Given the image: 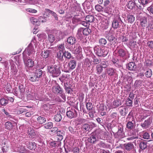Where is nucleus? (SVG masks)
<instances>
[{
    "label": "nucleus",
    "mask_w": 153,
    "mask_h": 153,
    "mask_svg": "<svg viewBox=\"0 0 153 153\" xmlns=\"http://www.w3.org/2000/svg\"><path fill=\"white\" fill-rule=\"evenodd\" d=\"M30 21L32 24L34 25H40L39 19H37L34 17H32L30 19Z\"/></svg>",
    "instance_id": "obj_31"
},
{
    "label": "nucleus",
    "mask_w": 153,
    "mask_h": 153,
    "mask_svg": "<svg viewBox=\"0 0 153 153\" xmlns=\"http://www.w3.org/2000/svg\"><path fill=\"white\" fill-rule=\"evenodd\" d=\"M145 74L147 78H150L152 75V70L150 69H147L146 71L145 72Z\"/></svg>",
    "instance_id": "obj_41"
},
{
    "label": "nucleus",
    "mask_w": 153,
    "mask_h": 153,
    "mask_svg": "<svg viewBox=\"0 0 153 153\" xmlns=\"http://www.w3.org/2000/svg\"><path fill=\"white\" fill-rule=\"evenodd\" d=\"M48 39L50 42L52 43L55 40V38L53 35L51 34H49L48 35Z\"/></svg>",
    "instance_id": "obj_57"
},
{
    "label": "nucleus",
    "mask_w": 153,
    "mask_h": 153,
    "mask_svg": "<svg viewBox=\"0 0 153 153\" xmlns=\"http://www.w3.org/2000/svg\"><path fill=\"white\" fill-rule=\"evenodd\" d=\"M76 61L75 59L70 60L67 65L68 70L71 71L74 69L76 65Z\"/></svg>",
    "instance_id": "obj_15"
},
{
    "label": "nucleus",
    "mask_w": 153,
    "mask_h": 153,
    "mask_svg": "<svg viewBox=\"0 0 153 153\" xmlns=\"http://www.w3.org/2000/svg\"><path fill=\"white\" fill-rule=\"evenodd\" d=\"M86 107L87 110L89 111L91 110L93 108L92 103L90 102H88L86 104Z\"/></svg>",
    "instance_id": "obj_64"
},
{
    "label": "nucleus",
    "mask_w": 153,
    "mask_h": 153,
    "mask_svg": "<svg viewBox=\"0 0 153 153\" xmlns=\"http://www.w3.org/2000/svg\"><path fill=\"white\" fill-rule=\"evenodd\" d=\"M94 64H99L100 62V59H98L95 56H94L93 57Z\"/></svg>",
    "instance_id": "obj_58"
},
{
    "label": "nucleus",
    "mask_w": 153,
    "mask_h": 153,
    "mask_svg": "<svg viewBox=\"0 0 153 153\" xmlns=\"http://www.w3.org/2000/svg\"><path fill=\"white\" fill-rule=\"evenodd\" d=\"M18 87L21 94L24 93L25 92V90L23 85H20Z\"/></svg>",
    "instance_id": "obj_61"
},
{
    "label": "nucleus",
    "mask_w": 153,
    "mask_h": 153,
    "mask_svg": "<svg viewBox=\"0 0 153 153\" xmlns=\"http://www.w3.org/2000/svg\"><path fill=\"white\" fill-rule=\"evenodd\" d=\"M45 10L51 13L54 17L56 20H58L57 15L56 13L48 9H45Z\"/></svg>",
    "instance_id": "obj_39"
},
{
    "label": "nucleus",
    "mask_w": 153,
    "mask_h": 153,
    "mask_svg": "<svg viewBox=\"0 0 153 153\" xmlns=\"http://www.w3.org/2000/svg\"><path fill=\"white\" fill-rule=\"evenodd\" d=\"M68 129L69 131L73 134L75 136H77L79 135V132L78 131L77 128L76 127L69 126L68 128Z\"/></svg>",
    "instance_id": "obj_18"
},
{
    "label": "nucleus",
    "mask_w": 153,
    "mask_h": 153,
    "mask_svg": "<svg viewBox=\"0 0 153 153\" xmlns=\"http://www.w3.org/2000/svg\"><path fill=\"white\" fill-rule=\"evenodd\" d=\"M56 134L58 137H57L58 141H60L63 139V136L65 135V132L62 130L59 129L58 131H57Z\"/></svg>",
    "instance_id": "obj_19"
},
{
    "label": "nucleus",
    "mask_w": 153,
    "mask_h": 153,
    "mask_svg": "<svg viewBox=\"0 0 153 153\" xmlns=\"http://www.w3.org/2000/svg\"><path fill=\"white\" fill-rule=\"evenodd\" d=\"M2 111L4 112V113L7 116L6 117L10 120H12L13 119V117L8 112H7L4 109H3L2 110Z\"/></svg>",
    "instance_id": "obj_44"
},
{
    "label": "nucleus",
    "mask_w": 153,
    "mask_h": 153,
    "mask_svg": "<svg viewBox=\"0 0 153 153\" xmlns=\"http://www.w3.org/2000/svg\"><path fill=\"white\" fill-rule=\"evenodd\" d=\"M43 127L46 129H51L53 127V123L51 122L47 123L43 125Z\"/></svg>",
    "instance_id": "obj_36"
},
{
    "label": "nucleus",
    "mask_w": 153,
    "mask_h": 153,
    "mask_svg": "<svg viewBox=\"0 0 153 153\" xmlns=\"http://www.w3.org/2000/svg\"><path fill=\"white\" fill-rule=\"evenodd\" d=\"M39 45V43L36 41L35 37H33L30 43L24 51L23 55H27L29 58H34L36 52L34 45L36 48Z\"/></svg>",
    "instance_id": "obj_1"
},
{
    "label": "nucleus",
    "mask_w": 153,
    "mask_h": 153,
    "mask_svg": "<svg viewBox=\"0 0 153 153\" xmlns=\"http://www.w3.org/2000/svg\"><path fill=\"white\" fill-rule=\"evenodd\" d=\"M66 112V115L69 118L71 119L76 117L77 115V113L76 111L74 108H71L68 107L67 109Z\"/></svg>",
    "instance_id": "obj_10"
},
{
    "label": "nucleus",
    "mask_w": 153,
    "mask_h": 153,
    "mask_svg": "<svg viewBox=\"0 0 153 153\" xmlns=\"http://www.w3.org/2000/svg\"><path fill=\"white\" fill-rule=\"evenodd\" d=\"M95 10L98 12H101L103 11V7L100 5L97 4L95 6Z\"/></svg>",
    "instance_id": "obj_48"
},
{
    "label": "nucleus",
    "mask_w": 153,
    "mask_h": 153,
    "mask_svg": "<svg viewBox=\"0 0 153 153\" xmlns=\"http://www.w3.org/2000/svg\"><path fill=\"white\" fill-rule=\"evenodd\" d=\"M127 20L128 22L132 23L135 20V17L132 15H128L127 16Z\"/></svg>",
    "instance_id": "obj_33"
},
{
    "label": "nucleus",
    "mask_w": 153,
    "mask_h": 153,
    "mask_svg": "<svg viewBox=\"0 0 153 153\" xmlns=\"http://www.w3.org/2000/svg\"><path fill=\"white\" fill-rule=\"evenodd\" d=\"M117 51V54L120 56L123 57L125 55V51L122 49H120L119 51L117 49L115 50V51Z\"/></svg>",
    "instance_id": "obj_51"
},
{
    "label": "nucleus",
    "mask_w": 153,
    "mask_h": 153,
    "mask_svg": "<svg viewBox=\"0 0 153 153\" xmlns=\"http://www.w3.org/2000/svg\"><path fill=\"white\" fill-rule=\"evenodd\" d=\"M64 56L67 59H70L71 57V53L68 51H64Z\"/></svg>",
    "instance_id": "obj_47"
},
{
    "label": "nucleus",
    "mask_w": 153,
    "mask_h": 153,
    "mask_svg": "<svg viewBox=\"0 0 153 153\" xmlns=\"http://www.w3.org/2000/svg\"><path fill=\"white\" fill-rule=\"evenodd\" d=\"M85 20L88 22L90 23L93 22L94 20V16L91 15H88L85 17Z\"/></svg>",
    "instance_id": "obj_29"
},
{
    "label": "nucleus",
    "mask_w": 153,
    "mask_h": 153,
    "mask_svg": "<svg viewBox=\"0 0 153 153\" xmlns=\"http://www.w3.org/2000/svg\"><path fill=\"white\" fill-rule=\"evenodd\" d=\"M17 150L21 153H24L25 152V148L23 145H19L17 148Z\"/></svg>",
    "instance_id": "obj_35"
},
{
    "label": "nucleus",
    "mask_w": 153,
    "mask_h": 153,
    "mask_svg": "<svg viewBox=\"0 0 153 153\" xmlns=\"http://www.w3.org/2000/svg\"><path fill=\"white\" fill-rule=\"evenodd\" d=\"M143 138L146 139H149L150 138V135L147 132L143 133Z\"/></svg>",
    "instance_id": "obj_60"
},
{
    "label": "nucleus",
    "mask_w": 153,
    "mask_h": 153,
    "mask_svg": "<svg viewBox=\"0 0 153 153\" xmlns=\"http://www.w3.org/2000/svg\"><path fill=\"white\" fill-rule=\"evenodd\" d=\"M53 33L56 37L58 40L63 38L65 36V34L64 32L58 30H53Z\"/></svg>",
    "instance_id": "obj_14"
},
{
    "label": "nucleus",
    "mask_w": 153,
    "mask_h": 153,
    "mask_svg": "<svg viewBox=\"0 0 153 153\" xmlns=\"http://www.w3.org/2000/svg\"><path fill=\"white\" fill-rule=\"evenodd\" d=\"M5 128L7 129H11L13 127V125L12 123L10 122H7L5 124Z\"/></svg>",
    "instance_id": "obj_40"
},
{
    "label": "nucleus",
    "mask_w": 153,
    "mask_h": 153,
    "mask_svg": "<svg viewBox=\"0 0 153 153\" xmlns=\"http://www.w3.org/2000/svg\"><path fill=\"white\" fill-rule=\"evenodd\" d=\"M147 24V19L145 17H143L140 19V25L143 27L146 26Z\"/></svg>",
    "instance_id": "obj_23"
},
{
    "label": "nucleus",
    "mask_w": 153,
    "mask_h": 153,
    "mask_svg": "<svg viewBox=\"0 0 153 153\" xmlns=\"http://www.w3.org/2000/svg\"><path fill=\"white\" fill-rule=\"evenodd\" d=\"M77 35L80 38L83 37V28L81 27L78 29Z\"/></svg>",
    "instance_id": "obj_38"
},
{
    "label": "nucleus",
    "mask_w": 153,
    "mask_h": 153,
    "mask_svg": "<svg viewBox=\"0 0 153 153\" xmlns=\"http://www.w3.org/2000/svg\"><path fill=\"white\" fill-rule=\"evenodd\" d=\"M91 31L90 29L88 28H83V33L84 35H88L91 32Z\"/></svg>",
    "instance_id": "obj_54"
},
{
    "label": "nucleus",
    "mask_w": 153,
    "mask_h": 153,
    "mask_svg": "<svg viewBox=\"0 0 153 153\" xmlns=\"http://www.w3.org/2000/svg\"><path fill=\"white\" fill-rule=\"evenodd\" d=\"M95 53L99 56L105 57L108 53L107 49L104 47H101L99 46H95L94 48Z\"/></svg>",
    "instance_id": "obj_3"
},
{
    "label": "nucleus",
    "mask_w": 153,
    "mask_h": 153,
    "mask_svg": "<svg viewBox=\"0 0 153 153\" xmlns=\"http://www.w3.org/2000/svg\"><path fill=\"white\" fill-rule=\"evenodd\" d=\"M67 49H70L71 51L73 52L74 53H79L81 51L82 48L78 44L75 43L70 46L66 47Z\"/></svg>",
    "instance_id": "obj_11"
},
{
    "label": "nucleus",
    "mask_w": 153,
    "mask_h": 153,
    "mask_svg": "<svg viewBox=\"0 0 153 153\" xmlns=\"http://www.w3.org/2000/svg\"><path fill=\"white\" fill-rule=\"evenodd\" d=\"M32 58H29V57L27 55H24L23 56L24 64L29 70L32 69V68L34 65V61L33 60Z\"/></svg>",
    "instance_id": "obj_6"
},
{
    "label": "nucleus",
    "mask_w": 153,
    "mask_h": 153,
    "mask_svg": "<svg viewBox=\"0 0 153 153\" xmlns=\"http://www.w3.org/2000/svg\"><path fill=\"white\" fill-rule=\"evenodd\" d=\"M48 71L52 74L53 77H56L59 75L61 72L59 68L56 65H52L48 66Z\"/></svg>",
    "instance_id": "obj_4"
},
{
    "label": "nucleus",
    "mask_w": 153,
    "mask_h": 153,
    "mask_svg": "<svg viewBox=\"0 0 153 153\" xmlns=\"http://www.w3.org/2000/svg\"><path fill=\"white\" fill-rule=\"evenodd\" d=\"M62 119V117L61 114H55L54 117V120L57 122H59L61 121Z\"/></svg>",
    "instance_id": "obj_30"
},
{
    "label": "nucleus",
    "mask_w": 153,
    "mask_h": 153,
    "mask_svg": "<svg viewBox=\"0 0 153 153\" xmlns=\"http://www.w3.org/2000/svg\"><path fill=\"white\" fill-rule=\"evenodd\" d=\"M59 141H53L50 143V145L51 147H58L59 146Z\"/></svg>",
    "instance_id": "obj_45"
},
{
    "label": "nucleus",
    "mask_w": 153,
    "mask_h": 153,
    "mask_svg": "<svg viewBox=\"0 0 153 153\" xmlns=\"http://www.w3.org/2000/svg\"><path fill=\"white\" fill-rule=\"evenodd\" d=\"M100 65L103 68H105L108 66V63L107 61L103 60L101 62Z\"/></svg>",
    "instance_id": "obj_50"
},
{
    "label": "nucleus",
    "mask_w": 153,
    "mask_h": 153,
    "mask_svg": "<svg viewBox=\"0 0 153 153\" xmlns=\"http://www.w3.org/2000/svg\"><path fill=\"white\" fill-rule=\"evenodd\" d=\"M142 5L140 1L138 2V3H135V6H136V9L135 12L137 14H140L141 13V11L143 10L144 7H142Z\"/></svg>",
    "instance_id": "obj_16"
},
{
    "label": "nucleus",
    "mask_w": 153,
    "mask_h": 153,
    "mask_svg": "<svg viewBox=\"0 0 153 153\" xmlns=\"http://www.w3.org/2000/svg\"><path fill=\"white\" fill-rule=\"evenodd\" d=\"M152 121V118L150 117L148 119L140 124V126L144 129H146L149 128Z\"/></svg>",
    "instance_id": "obj_13"
},
{
    "label": "nucleus",
    "mask_w": 153,
    "mask_h": 153,
    "mask_svg": "<svg viewBox=\"0 0 153 153\" xmlns=\"http://www.w3.org/2000/svg\"><path fill=\"white\" fill-rule=\"evenodd\" d=\"M39 23H40V22H46L47 20L46 17L41 16L39 17Z\"/></svg>",
    "instance_id": "obj_63"
},
{
    "label": "nucleus",
    "mask_w": 153,
    "mask_h": 153,
    "mask_svg": "<svg viewBox=\"0 0 153 153\" xmlns=\"http://www.w3.org/2000/svg\"><path fill=\"white\" fill-rule=\"evenodd\" d=\"M136 65L135 63L133 62H130L126 65L127 68L128 70L130 71H134L136 68Z\"/></svg>",
    "instance_id": "obj_21"
},
{
    "label": "nucleus",
    "mask_w": 153,
    "mask_h": 153,
    "mask_svg": "<svg viewBox=\"0 0 153 153\" xmlns=\"http://www.w3.org/2000/svg\"><path fill=\"white\" fill-rule=\"evenodd\" d=\"M51 53L52 51L51 50H46L44 52L42 51V56L44 58H46L50 56Z\"/></svg>",
    "instance_id": "obj_25"
},
{
    "label": "nucleus",
    "mask_w": 153,
    "mask_h": 153,
    "mask_svg": "<svg viewBox=\"0 0 153 153\" xmlns=\"http://www.w3.org/2000/svg\"><path fill=\"white\" fill-rule=\"evenodd\" d=\"M136 88L139 87L141 85V81L140 80H136L134 84Z\"/></svg>",
    "instance_id": "obj_62"
},
{
    "label": "nucleus",
    "mask_w": 153,
    "mask_h": 153,
    "mask_svg": "<svg viewBox=\"0 0 153 153\" xmlns=\"http://www.w3.org/2000/svg\"><path fill=\"white\" fill-rule=\"evenodd\" d=\"M135 3L133 1H130L128 2L126 6L128 9L132 10L135 7Z\"/></svg>",
    "instance_id": "obj_27"
},
{
    "label": "nucleus",
    "mask_w": 153,
    "mask_h": 153,
    "mask_svg": "<svg viewBox=\"0 0 153 153\" xmlns=\"http://www.w3.org/2000/svg\"><path fill=\"white\" fill-rule=\"evenodd\" d=\"M105 141H101L100 142L98 145L100 147H102L103 148H105L107 147V145L105 143Z\"/></svg>",
    "instance_id": "obj_59"
},
{
    "label": "nucleus",
    "mask_w": 153,
    "mask_h": 153,
    "mask_svg": "<svg viewBox=\"0 0 153 153\" xmlns=\"http://www.w3.org/2000/svg\"><path fill=\"white\" fill-rule=\"evenodd\" d=\"M106 72L110 76H111L114 74V70L113 69L108 68L106 69Z\"/></svg>",
    "instance_id": "obj_49"
},
{
    "label": "nucleus",
    "mask_w": 153,
    "mask_h": 153,
    "mask_svg": "<svg viewBox=\"0 0 153 153\" xmlns=\"http://www.w3.org/2000/svg\"><path fill=\"white\" fill-rule=\"evenodd\" d=\"M99 42L100 45H103L106 44L107 42L105 39L101 38L99 40Z\"/></svg>",
    "instance_id": "obj_53"
},
{
    "label": "nucleus",
    "mask_w": 153,
    "mask_h": 153,
    "mask_svg": "<svg viewBox=\"0 0 153 153\" xmlns=\"http://www.w3.org/2000/svg\"><path fill=\"white\" fill-rule=\"evenodd\" d=\"M27 147L30 150L34 149L36 147V145L34 142L27 141L26 142Z\"/></svg>",
    "instance_id": "obj_20"
},
{
    "label": "nucleus",
    "mask_w": 153,
    "mask_h": 153,
    "mask_svg": "<svg viewBox=\"0 0 153 153\" xmlns=\"http://www.w3.org/2000/svg\"><path fill=\"white\" fill-rule=\"evenodd\" d=\"M82 21V20H81V18L75 17L74 18V19L73 20V23H75L76 22L78 24H80L81 22Z\"/></svg>",
    "instance_id": "obj_56"
},
{
    "label": "nucleus",
    "mask_w": 153,
    "mask_h": 153,
    "mask_svg": "<svg viewBox=\"0 0 153 153\" xmlns=\"http://www.w3.org/2000/svg\"><path fill=\"white\" fill-rule=\"evenodd\" d=\"M53 90L54 93L59 95L63 100L65 99L66 97L63 89L58 84L54 86L53 88Z\"/></svg>",
    "instance_id": "obj_7"
},
{
    "label": "nucleus",
    "mask_w": 153,
    "mask_h": 153,
    "mask_svg": "<svg viewBox=\"0 0 153 153\" xmlns=\"http://www.w3.org/2000/svg\"><path fill=\"white\" fill-rule=\"evenodd\" d=\"M37 36L39 39H40V40L41 41H44V39H46L47 38L46 34L44 33L38 34Z\"/></svg>",
    "instance_id": "obj_42"
},
{
    "label": "nucleus",
    "mask_w": 153,
    "mask_h": 153,
    "mask_svg": "<svg viewBox=\"0 0 153 153\" xmlns=\"http://www.w3.org/2000/svg\"><path fill=\"white\" fill-rule=\"evenodd\" d=\"M0 103L2 106H5L8 103V100L5 98H2L0 100Z\"/></svg>",
    "instance_id": "obj_37"
},
{
    "label": "nucleus",
    "mask_w": 153,
    "mask_h": 153,
    "mask_svg": "<svg viewBox=\"0 0 153 153\" xmlns=\"http://www.w3.org/2000/svg\"><path fill=\"white\" fill-rule=\"evenodd\" d=\"M99 134V132L97 131L92 133L90 137L88 138V142L91 143L95 144L98 140Z\"/></svg>",
    "instance_id": "obj_9"
},
{
    "label": "nucleus",
    "mask_w": 153,
    "mask_h": 153,
    "mask_svg": "<svg viewBox=\"0 0 153 153\" xmlns=\"http://www.w3.org/2000/svg\"><path fill=\"white\" fill-rule=\"evenodd\" d=\"M76 39L74 37L72 36L69 37L67 40L68 44L66 45V47L70 46L71 45L75 44L76 43Z\"/></svg>",
    "instance_id": "obj_17"
},
{
    "label": "nucleus",
    "mask_w": 153,
    "mask_h": 153,
    "mask_svg": "<svg viewBox=\"0 0 153 153\" xmlns=\"http://www.w3.org/2000/svg\"><path fill=\"white\" fill-rule=\"evenodd\" d=\"M103 68L100 65H98L96 67L97 73L98 74H100L103 71Z\"/></svg>",
    "instance_id": "obj_46"
},
{
    "label": "nucleus",
    "mask_w": 153,
    "mask_h": 153,
    "mask_svg": "<svg viewBox=\"0 0 153 153\" xmlns=\"http://www.w3.org/2000/svg\"><path fill=\"white\" fill-rule=\"evenodd\" d=\"M134 127V125L133 123L131 121H129L127 123L126 127L130 129H132Z\"/></svg>",
    "instance_id": "obj_52"
},
{
    "label": "nucleus",
    "mask_w": 153,
    "mask_h": 153,
    "mask_svg": "<svg viewBox=\"0 0 153 153\" xmlns=\"http://www.w3.org/2000/svg\"><path fill=\"white\" fill-rule=\"evenodd\" d=\"M118 129L117 132L116 134L115 133V138H118V140H119L117 141V143L120 141V139L122 138L123 136V128L121 124H118Z\"/></svg>",
    "instance_id": "obj_12"
},
{
    "label": "nucleus",
    "mask_w": 153,
    "mask_h": 153,
    "mask_svg": "<svg viewBox=\"0 0 153 153\" xmlns=\"http://www.w3.org/2000/svg\"><path fill=\"white\" fill-rule=\"evenodd\" d=\"M56 56L58 59L61 61L63 60L64 52L56 51Z\"/></svg>",
    "instance_id": "obj_24"
},
{
    "label": "nucleus",
    "mask_w": 153,
    "mask_h": 153,
    "mask_svg": "<svg viewBox=\"0 0 153 153\" xmlns=\"http://www.w3.org/2000/svg\"><path fill=\"white\" fill-rule=\"evenodd\" d=\"M65 50L64 44L63 43L57 45L56 51L64 52L65 51Z\"/></svg>",
    "instance_id": "obj_26"
},
{
    "label": "nucleus",
    "mask_w": 153,
    "mask_h": 153,
    "mask_svg": "<svg viewBox=\"0 0 153 153\" xmlns=\"http://www.w3.org/2000/svg\"><path fill=\"white\" fill-rule=\"evenodd\" d=\"M118 109L122 115L123 116H125L127 114V113L126 112V109L125 108L120 107Z\"/></svg>",
    "instance_id": "obj_43"
},
{
    "label": "nucleus",
    "mask_w": 153,
    "mask_h": 153,
    "mask_svg": "<svg viewBox=\"0 0 153 153\" xmlns=\"http://www.w3.org/2000/svg\"><path fill=\"white\" fill-rule=\"evenodd\" d=\"M95 124L91 122H88L84 124L82 127L81 129L83 132H89L94 127Z\"/></svg>",
    "instance_id": "obj_8"
},
{
    "label": "nucleus",
    "mask_w": 153,
    "mask_h": 153,
    "mask_svg": "<svg viewBox=\"0 0 153 153\" xmlns=\"http://www.w3.org/2000/svg\"><path fill=\"white\" fill-rule=\"evenodd\" d=\"M147 143L146 142H141L139 145V147L142 150H144L147 147Z\"/></svg>",
    "instance_id": "obj_28"
},
{
    "label": "nucleus",
    "mask_w": 153,
    "mask_h": 153,
    "mask_svg": "<svg viewBox=\"0 0 153 153\" xmlns=\"http://www.w3.org/2000/svg\"><path fill=\"white\" fill-rule=\"evenodd\" d=\"M115 19L113 20L112 24V27L110 30L109 33L106 36V38L110 42L113 43L115 41ZM111 47L113 49L115 47L114 44H111Z\"/></svg>",
    "instance_id": "obj_2"
},
{
    "label": "nucleus",
    "mask_w": 153,
    "mask_h": 153,
    "mask_svg": "<svg viewBox=\"0 0 153 153\" xmlns=\"http://www.w3.org/2000/svg\"><path fill=\"white\" fill-rule=\"evenodd\" d=\"M42 71L40 69H37L35 73L29 76V79L32 82L38 81L42 76Z\"/></svg>",
    "instance_id": "obj_5"
},
{
    "label": "nucleus",
    "mask_w": 153,
    "mask_h": 153,
    "mask_svg": "<svg viewBox=\"0 0 153 153\" xmlns=\"http://www.w3.org/2000/svg\"><path fill=\"white\" fill-rule=\"evenodd\" d=\"M125 149L127 151H130L134 148L133 144L131 142H129L124 144Z\"/></svg>",
    "instance_id": "obj_22"
},
{
    "label": "nucleus",
    "mask_w": 153,
    "mask_h": 153,
    "mask_svg": "<svg viewBox=\"0 0 153 153\" xmlns=\"http://www.w3.org/2000/svg\"><path fill=\"white\" fill-rule=\"evenodd\" d=\"M132 101L130 98H128L126 100V105L129 107L132 106Z\"/></svg>",
    "instance_id": "obj_55"
},
{
    "label": "nucleus",
    "mask_w": 153,
    "mask_h": 153,
    "mask_svg": "<svg viewBox=\"0 0 153 153\" xmlns=\"http://www.w3.org/2000/svg\"><path fill=\"white\" fill-rule=\"evenodd\" d=\"M37 121L39 124H42L46 122V119L44 117L39 116L37 118Z\"/></svg>",
    "instance_id": "obj_32"
},
{
    "label": "nucleus",
    "mask_w": 153,
    "mask_h": 153,
    "mask_svg": "<svg viewBox=\"0 0 153 153\" xmlns=\"http://www.w3.org/2000/svg\"><path fill=\"white\" fill-rule=\"evenodd\" d=\"M43 108L46 112L48 113L51 111V108L49 104H45L43 106Z\"/></svg>",
    "instance_id": "obj_34"
}]
</instances>
